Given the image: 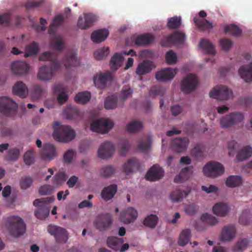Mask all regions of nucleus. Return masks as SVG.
<instances>
[{"instance_id":"864d4df0","label":"nucleus","mask_w":252,"mask_h":252,"mask_svg":"<svg viewBox=\"0 0 252 252\" xmlns=\"http://www.w3.org/2000/svg\"><path fill=\"white\" fill-rule=\"evenodd\" d=\"M143 124L141 121L134 120L129 123L127 126V130L128 132L132 133L142 129Z\"/></svg>"},{"instance_id":"a18cd8bd","label":"nucleus","mask_w":252,"mask_h":252,"mask_svg":"<svg viewBox=\"0 0 252 252\" xmlns=\"http://www.w3.org/2000/svg\"><path fill=\"white\" fill-rule=\"evenodd\" d=\"M204 146L200 144H196L191 150L190 154L195 159H198L204 157Z\"/></svg>"},{"instance_id":"4be33fe9","label":"nucleus","mask_w":252,"mask_h":252,"mask_svg":"<svg viewBox=\"0 0 252 252\" xmlns=\"http://www.w3.org/2000/svg\"><path fill=\"white\" fill-rule=\"evenodd\" d=\"M40 155L44 160H50L56 155V148L55 146L50 143L44 144L43 148L40 152Z\"/></svg>"},{"instance_id":"13d9d810","label":"nucleus","mask_w":252,"mask_h":252,"mask_svg":"<svg viewBox=\"0 0 252 252\" xmlns=\"http://www.w3.org/2000/svg\"><path fill=\"white\" fill-rule=\"evenodd\" d=\"M130 148L129 142L126 139H123L120 141L119 143V153L122 156L126 154Z\"/></svg>"},{"instance_id":"79ce46f5","label":"nucleus","mask_w":252,"mask_h":252,"mask_svg":"<svg viewBox=\"0 0 252 252\" xmlns=\"http://www.w3.org/2000/svg\"><path fill=\"white\" fill-rule=\"evenodd\" d=\"M124 61L122 53H115L110 60L111 68L113 70L117 69Z\"/></svg>"},{"instance_id":"39448f33","label":"nucleus","mask_w":252,"mask_h":252,"mask_svg":"<svg viewBox=\"0 0 252 252\" xmlns=\"http://www.w3.org/2000/svg\"><path fill=\"white\" fill-rule=\"evenodd\" d=\"M54 199L52 197H44L36 199L33 202L34 206L38 207L34 214L39 219H44L49 214L50 209L48 205L53 202Z\"/></svg>"},{"instance_id":"a211bd4d","label":"nucleus","mask_w":252,"mask_h":252,"mask_svg":"<svg viewBox=\"0 0 252 252\" xmlns=\"http://www.w3.org/2000/svg\"><path fill=\"white\" fill-rule=\"evenodd\" d=\"M176 73V69L165 68L156 73V78L159 81L167 82L172 79Z\"/></svg>"},{"instance_id":"5701e85b","label":"nucleus","mask_w":252,"mask_h":252,"mask_svg":"<svg viewBox=\"0 0 252 252\" xmlns=\"http://www.w3.org/2000/svg\"><path fill=\"white\" fill-rule=\"evenodd\" d=\"M140 163L139 160L135 158L129 159L124 164L123 167L124 171L126 175L138 171L140 170Z\"/></svg>"},{"instance_id":"09e8293b","label":"nucleus","mask_w":252,"mask_h":252,"mask_svg":"<svg viewBox=\"0 0 252 252\" xmlns=\"http://www.w3.org/2000/svg\"><path fill=\"white\" fill-rule=\"evenodd\" d=\"M118 99L115 95L107 96L104 101V108L106 109H113L117 106Z\"/></svg>"},{"instance_id":"9d476101","label":"nucleus","mask_w":252,"mask_h":252,"mask_svg":"<svg viewBox=\"0 0 252 252\" xmlns=\"http://www.w3.org/2000/svg\"><path fill=\"white\" fill-rule=\"evenodd\" d=\"M112 223V216L108 213L99 214L94 221L96 228L100 231H104L108 229Z\"/></svg>"},{"instance_id":"2eb2a0df","label":"nucleus","mask_w":252,"mask_h":252,"mask_svg":"<svg viewBox=\"0 0 252 252\" xmlns=\"http://www.w3.org/2000/svg\"><path fill=\"white\" fill-rule=\"evenodd\" d=\"M189 144V140L187 137H177L172 140L171 148L172 151L177 153L185 152Z\"/></svg>"},{"instance_id":"f3484780","label":"nucleus","mask_w":252,"mask_h":252,"mask_svg":"<svg viewBox=\"0 0 252 252\" xmlns=\"http://www.w3.org/2000/svg\"><path fill=\"white\" fill-rule=\"evenodd\" d=\"M137 211L132 207H128L123 211L120 216V220L125 224H129L133 222L137 217Z\"/></svg>"},{"instance_id":"5fc2aeb1","label":"nucleus","mask_w":252,"mask_h":252,"mask_svg":"<svg viewBox=\"0 0 252 252\" xmlns=\"http://www.w3.org/2000/svg\"><path fill=\"white\" fill-rule=\"evenodd\" d=\"M165 92L164 88L160 86H153L150 89L149 95L151 97H155L158 95L162 96Z\"/></svg>"},{"instance_id":"4468645a","label":"nucleus","mask_w":252,"mask_h":252,"mask_svg":"<svg viewBox=\"0 0 252 252\" xmlns=\"http://www.w3.org/2000/svg\"><path fill=\"white\" fill-rule=\"evenodd\" d=\"M232 95V92L225 86L214 88L209 93L211 97L220 100H227Z\"/></svg>"},{"instance_id":"f03ea898","label":"nucleus","mask_w":252,"mask_h":252,"mask_svg":"<svg viewBox=\"0 0 252 252\" xmlns=\"http://www.w3.org/2000/svg\"><path fill=\"white\" fill-rule=\"evenodd\" d=\"M54 131L53 137L58 141L68 142L72 140L75 136L74 131L70 126L61 125L59 122H55L54 124Z\"/></svg>"},{"instance_id":"49530a36","label":"nucleus","mask_w":252,"mask_h":252,"mask_svg":"<svg viewBox=\"0 0 252 252\" xmlns=\"http://www.w3.org/2000/svg\"><path fill=\"white\" fill-rule=\"evenodd\" d=\"M189 193V191L186 190L176 189L170 194V198L173 202H178L182 200L184 197L187 196Z\"/></svg>"},{"instance_id":"0e129e2a","label":"nucleus","mask_w":252,"mask_h":252,"mask_svg":"<svg viewBox=\"0 0 252 252\" xmlns=\"http://www.w3.org/2000/svg\"><path fill=\"white\" fill-rule=\"evenodd\" d=\"M165 60L168 64H174L177 60V55L172 50H170L166 53Z\"/></svg>"},{"instance_id":"7c9ffc66","label":"nucleus","mask_w":252,"mask_h":252,"mask_svg":"<svg viewBox=\"0 0 252 252\" xmlns=\"http://www.w3.org/2000/svg\"><path fill=\"white\" fill-rule=\"evenodd\" d=\"M239 73L246 82L252 81V62L245 66H242L239 70Z\"/></svg>"},{"instance_id":"f257e3e1","label":"nucleus","mask_w":252,"mask_h":252,"mask_svg":"<svg viewBox=\"0 0 252 252\" xmlns=\"http://www.w3.org/2000/svg\"><path fill=\"white\" fill-rule=\"evenodd\" d=\"M57 55L55 52H45L39 57V60L51 62L50 66L44 65L39 68L37 78L40 80H48L52 78L56 73L61 68V63L57 60Z\"/></svg>"},{"instance_id":"cd10ccee","label":"nucleus","mask_w":252,"mask_h":252,"mask_svg":"<svg viewBox=\"0 0 252 252\" xmlns=\"http://www.w3.org/2000/svg\"><path fill=\"white\" fill-rule=\"evenodd\" d=\"M13 93L21 97H26L28 94V89L22 81H18L13 87Z\"/></svg>"},{"instance_id":"b1692460","label":"nucleus","mask_w":252,"mask_h":252,"mask_svg":"<svg viewBox=\"0 0 252 252\" xmlns=\"http://www.w3.org/2000/svg\"><path fill=\"white\" fill-rule=\"evenodd\" d=\"M112 79V76L110 73H105L94 76V83L97 88L102 89L105 87L107 82Z\"/></svg>"},{"instance_id":"69168bd1","label":"nucleus","mask_w":252,"mask_h":252,"mask_svg":"<svg viewBox=\"0 0 252 252\" xmlns=\"http://www.w3.org/2000/svg\"><path fill=\"white\" fill-rule=\"evenodd\" d=\"M66 179V175L64 172L58 173L53 178V183L57 185H61Z\"/></svg>"},{"instance_id":"4c0bfd02","label":"nucleus","mask_w":252,"mask_h":252,"mask_svg":"<svg viewBox=\"0 0 252 252\" xmlns=\"http://www.w3.org/2000/svg\"><path fill=\"white\" fill-rule=\"evenodd\" d=\"M191 237V231L189 229H185L181 232L178 243L180 246H185L189 242Z\"/></svg>"},{"instance_id":"58836bf2","label":"nucleus","mask_w":252,"mask_h":252,"mask_svg":"<svg viewBox=\"0 0 252 252\" xmlns=\"http://www.w3.org/2000/svg\"><path fill=\"white\" fill-rule=\"evenodd\" d=\"M20 155V150L18 148H11L7 151L4 159L8 161L15 162L18 159Z\"/></svg>"},{"instance_id":"393cba45","label":"nucleus","mask_w":252,"mask_h":252,"mask_svg":"<svg viewBox=\"0 0 252 252\" xmlns=\"http://www.w3.org/2000/svg\"><path fill=\"white\" fill-rule=\"evenodd\" d=\"M236 235V229L233 225L225 226L221 231V239L223 241H230Z\"/></svg>"},{"instance_id":"6ab92c4d","label":"nucleus","mask_w":252,"mask_h":252,"mask_svg":"<svg viewBox=\"0 0 252 252\" xmlns=\"http://www.w3.org/2000/svg\"><path fill=\"white\" fill-rule=\"evenodd\" d=\"M11 69L13 74L17 75H24L28 73L30 66L25 62L18 61L11 64Z\"/></svg>"},{"instance_id":"4d7b16f0","label":"nucleus","mask_w":252,"mask_h":252,"mask_svg":"<svg viewBox=\"0 0 252 252\" xmlns=\"http://www.w3.org/2000/svg\"><path fill=\"white\" fill-rule=\"evenodd\" d=\"M167 25L171 29L179 28L181 25V18L177 16L170 18L168 21Z\"/></svg>"},{"instance_id":"3c124183","label":"nucleus","mask_w":252,"mask_h":252,"mask_svg":"<svg viewBox=\"0 0 252 252\" xmlns=\"http://www.w3.org/2000/svg\"><path fill=\"white\" fill-rule=\"evenodd\" d=\"M26 52L24 53L25 57L36 55L38 51V45L35 42H33L26 47Z\"/></svg>"},{"instance_id":"680f3d73","label":"nucleus","mask_w":252,"mask_h":252,"mask_svg":"<svg viewBox=\"0 0 252 252\" xmlns=\"http://www.w3.org/2000/svg\"><path fill=\"white\" fill-rule=\"evenodd\" d=\"M201 219L203 221L211 225H215L218 222L216 217L208 214H205L202 215L201 217Z\"/></svg>"},{"instance_id":"8fccbe9b","label":"nucleus","mask_w":252,"mask_h":252,"mask_svg":"<svg viewBox=\"0 0 252 252\" xmlns=\"http://www.w3.org/2000/svg\"><path fill=\"white\" fill-rule=\"evenodd\" d=\"M91 98V94L89 92L79 93L75 97V101L78 103H86Z\"/></svg>"},{"instance_id":"774afa93","label":"nucleus","mask_w":252,"mask_h":252,"mask_svg":"<svg viewBox=\"0 0 252 252\" xmlns=\"http://www.w3.org/2000/svg\"><path fill=\"white\" fill-rule=\"evenodd\" d=\"M32 183V179L30 177L22 178L20 181L21 189H26L30 187Z\"/></svg>"},{"instance_id":"e2e57ef3","label":"nucleus","mask_w":252,"mask_h":252,"mask_svg":"<svg viewBox=\"0 0 252 252\" xmlns=\"http://www.w3.org/2000/svg\"><path fill=\"white\" fill-rule=\"evenodd\" d=\"M109 53L108 48H102L95 51L94 53V56L97 60H100L106 57Z\"/></svg>"},{"instance_id":"6e6552de","label":"nucleus","mask_w":252,"mask_h":252,"mask_svg":"<svg viewBox=\"0 0 252 252\" xmlns=\"http://www.w3.org/2000/svg\"><path fill=\"white\" fill-rule=\"evenodd\" d=\"M203 171L205 176L215 178L221 175L224 173V169L221 163L210 161L203 167Z\"/></svg>"},{"instance_id":"aec40b11","label":"nucleus","mask_w":252,"mask_h":252,"mask_svg":"<svg viewBox=\"0 0 252 252\" xmlns=\"http://www.w3.org/2000/svg\"><path fill=\"white\" fill-rule=\"evenodd\" d=\"M164 174V170L157 164L154 165L147 173L145 178L147 180L154 181L161 179Z\"/></svg>"},{"instance_id":"a19ab883","label":"nucleus","mask_w":252,"mask_h":252,"mask_svg":"<svg viewBox=\"0 0 252 252\" xmlns=\"http://www.w3.org/2000/svg\"><path fill=\"white\" fill-rule=\"evenodd\" d=\"M199 45L205 53L212 55L215 54L214 46L209 40L202 39L200 42Z\"/></svg>"},{"instance_id":"7ed1b4c3","label":"nucleus","mask_w":252,"mask_h":252,"mask_svg":"<svg viewBox=\"0 0 252 252\" xmlns=\"http://www.w3.org/2000/svg\"><path fill=\"white\" fill-rule=\"evenodd\" d=\"M6 224L11 235L19 237L23 235L26 230V225L23 220L17 216L9 217Z\"/></svg>"},{"instance_id":"20e7f679","label":"nucleus","mask_w":252,"mask_h":252,"mask_svg":"<svg viewBox=\"0 0 252 252\" xmlns=\"http://www.w3.org/2000/svg\"><path fill=\"white\" fill-rule=\"evenodd\" d=\"M18 105L16 102L8 96L0 97V112L4 116L13 118L17 113Z\"/></svg>"},{"instance_id":"c756f323","label":"nucleus","mask_w":252,"mask_h":252,"mask_svg":"<svg viewBox=\"0 0 252 252\" xmlns=\"http://www.w3.org/2000/svg\"><path fill=\"white\" fill-rule=\"evenodd\" d=\"M54 93H59L58 100L61 104H63L68 99V95L66 94V88L62 84H57L54 86Z\"/></svg>"},{"instance_id":"f8f14e48","label":"nucleus","mask_w":252,"mask_h":252,"mask_svg":"<svg viewBox=\"0 0 252 252\" xmlns=\"http://www.w3.org/2000/svg\"><path fill=\"white\" fill-rule=\"evenodd\" d=\"M124 240L122 238L114 236H109L107 238V245L110 249L115 251L124 252L129 248L127 243L124 244Z\"/></svg>"},{"instance_id":"dca6fc26","label":"nucleus","mask_w":252,"mask_h":252,"mask_svg":"<svg viewBox=\"0 0 252 252\" xmlns=\"http://www.w3.org/2000/svg\"><path fill=\"white\" fill-rule=\"evenodd\" d=\"M115 151L113 144L109 141H105L100 145L98 150V156L102 159H107L113 155Z\"/></svg>"},{"instance_id":"37998d69","label":"nucleus","mask_w":252,"mask_h":252,"mask_svg":"<svg viewBox=\"0 0 252 252\" xmlns=\"http://www.w3.org/2000/svg\"><path fill=\"white\" fill-rule=\"evenodd\" d=\"M158 218L157 215L151 214L147 216L143 220V224L149 228H154L157 226Z\"/></svg>"},{"instance_id":"2f4dec72","label":"nucleus","mask_w":252,"mask_h":252,"mask_svg":"<svg viewBox=\"0 0 252 252\" xmlns=\"http://www.w3.org/2000/svg\"><path fill=\"white\" fill-rule=\"evenodd\" d=\"M109 32L106 29L95 31L91 34V39L94 42L100 43L104 41L108 36Z\"/></svg>"},{"instance_id":"c9c22d12","label":"nucleus","mask_w":252,"mask_h":252,"mask_svg":"<svg viewBox=\"0 0 252 252\" xmlns=\"http://www.w3.org/2000/svg\"><path fill=\"white\" fill-rule=\"evenodd\" d=\"M252 155V148L250 146H246L239 151L236 158L239 161H241L249 158Z\"/></svg>"},{"instance_id":"a878e982","label":"nucleus","mask_w":252,"mask_h":252,"mask_svg":"<svg viewBox=\"0 0 252 252\" xmlns=\"http://www.w3.org/2000/svg\"><path fill=\"white\" fill-rule=\"evenodd\" d=\"M193 21L196 27L201 32H209L214 27L212 23L206 19H199L195 17L193 18Z\"/></svg>"},{"instance_id":"ea45409f","label":"nucleus","mask_w":252,"mask_h":252,"mask_svg":"<svg viewBox=\"0 0 252 252\" xmlns=\"http://www.w3.org/2000/svg\"><path fill=\"white\" fill-rule=\"evenodd\" d=\"M152 144V139L150 136H144L137 146L138 150L143 152H148Z\"/></svg>"},{"instance_id":"bb28decb","label":"nucleus","mask_w":252,"mask_h":252,"mask_svg":"<svg viewBox=\"0 0 252 252\" xmlns=\"http://www.w3.org/2000/svg\"><path fill=\"white\" fill-rule=\"evenodd\" d=\"M155 67V66L152 62L148 60L144 61L138 65L136 73L139 75H144L150 72Z\"/></svg>"},{"instance_id":"ddd939ff","label":"nucleus","mask_w":252,"mask_h":252,"mask_svg":"<svg viewBox=\"0 0 252 252\" xmlns=\"http://www.w3.org/2000/svg\"><path fill=\"white\" fill-rule=\"evenodd\" d=\"M185 38V35L183 32L176 31L163 38L160 42V44L162 46L166 47L176 43H182L184 42Z\"/></svg>"},{"instance_id":"c85d7f7f","label":"nucleus","mask_w":252,"mask_h":252,"mask_svg":"<svg viewBox=\"0 0 252 252\" xmlns=\"http://www.w3.org/2000/svg\"><path fill=\"white\" fill-rule=\"evenodd\" d=\"M63 63L65 68L68 70L70 66H76L79 65L77 55L72 52H68L63 60Z\"/></svg>"},{"instance_id":"1a4fd4ad","label":"nucleus","mask_w":252,"mask_h":252,"mask_svg":"<svg viewBox=\"0 0 252 252\" xmlns=\"http://www.w3.org/2000/svg\"><path fill=\"white\" fill-rule=\"evenodd\" d=\"M198 84V79L194 74L187 75L182 81L181 88L182 91L187 94L190 93L196 89Z\"/></svg>"},{"instance_id":"0eeeda50","label":"nucleus","mask_w":252,"mask_h":252,"mask_svg":"<svg viewBox=\"0 0 252 252\" xmlns=\"http://www.w3.org/2000/svg\"><path fill=\"white\" fill-rule=\"evenodd\" d=\"M113 122L106 118H100L93 121L91 124L92 131L100 133H107L113 126Z\"/></svg>"},{"instance_id":"052dcab7","label":"nucleus","mask_w":252,"mask_h":252,"mask_svg":"<svg viewBox=\"0 0 252 252\" xmlns=\"http://www.w3.org/2000/svg\"><path fill=\"white\" fill-rule=\"evenodd\" d=\"M45 89L40 85H35L33 86L32 98L35 99H39L43 94Z\"/></svg>"},{"instance_id":"423d86ee","label":"nucleus","mask_w":252,"mask_h":252,"mask_svg":"<svg viewBox=\"0 0 252 252\" xmlns=\"http://www.w3.org/2000/svg\"><path fill=\"white\" fill-rule=\"evenodd\" d=\"M244 119L243 113L239 112H232L220 118V125L222 128H229L241 123Z\"/></svg>"},{"instance_id":"72a5a7b5","label":"nucleus","mask_w":252,"mask_h":252,"mask_svg":"<svg viewBox=\"0 0 252 252\" xmlns=\"http://www.w3.org/2000/svg\"><path fill=\"white\" fill-rule=\"evenodd\" d=\"M193 172V167H186L182 169L179 174L174 178V182L179 183L187 180L191 175Z\"/></svg>"},{"instance_id":"de8ad7c7","label":"nucleus","mask_w":252,"mask_h":252,"mask_svg":"<svg viewBox=\"0 0 252 252\" xmlns=\"http://www.w3.org/2000/svg\"><path fill=\"white\" fill-rule=\"evenodd\" d=\"M224 31L225 33L230 34L236 36H240L242 33V30L240 28L234 24L225 26Z\"/></svg>"},{"instance_id":"e433bc0d","label":"nucleus","mask_w":252,"mask_h":252,"mask_svg":"<svg viewBox=\"0 0 252 252\" xmlns=\"http://www.w3.org/2000/svg\"><path fill=\"white\" fill-rule=\"evenodd\" d=\"M213 211L216 215L223 217L227 215L229 208L225 203H219L215 205L213 208Z\"/></svg>"},{"instance_id":"412c9836","label":"nucleus","mask_w":252,"mask_h":252,"mask_svg":"<svg viewBox=\"0 0 252 252\" xmlns=\"http://www.w3.org/2000/svg\"><path fill=\"white\" fill-rule=\"evenodd\" d=\"M84 20L80 16L78 20L77 26L79 28L84 30L91 27L96 20L95 15L91 13L84 14Z\"/></svg>"},{"instance_id":"6e6d98bb","label":"nucleus","mask_w":252,"mask_h":252,"mask_svg":"<svg viewBox=\"0 0 252 252\" xmlns=\"http://www.w3.org/2000/svg\"><path fill=\"white\" fill-rule=\"evenodd\" d=\"M133 92V90L128 86H125L123 87L119 94V98L120 100L124 101L127 98L130 97Z\"/></svg>"},{"instance_id":"bf43d9fd","label":"nucleus","mask_w":252,"mask_h":252,"mask_svg":"<svg viewBox=\"0 0 252 252\" xmlns=\"http://www.w3.org/2000/svg\"><path fill=\"white\" fill-rule=\"evenodd\" d=\"M51 46L55 50L60 51L64 48V42L60 37H58L52 40Z\"/></svg>"},{"instance_id":"603ef678","label":"nucleus","mask_w":252,"mask_h":252,"mask_svg":"<svg viewBox=\"0 0 252 252\" xmlns=\"http://www.w3.org/2000/svg\"><path fill=\"white\" fill-rule=\"evenodd\" d=\"M249 243V241L247 238L239 239L233 248L235 252H241L247 249Z\"/></svg>"},{"instance_id":"f704fd0d","label":"nucleus","mask_w":252,"mask_h":252,"mask_svg":"<svg viewBox=\"0 0 252 252\" xmlns=\"http://www.w3.org/2000/svg\"><path fill=\"white\" fill-rule=\"evenodd\" d=\"M117 190V185L113 184L104 188L101 192V197L107 201L113 197Z\"/></svg>"},{"instance_id":"c03bdc74","label":"nucleus","mask_w":252,"mask_h":252,"mask_svg":"<svg viewBox=\"0 0 252 252\" xmlns=\"http://www.w3.org/2000/svg\"><path fill=\"white\" fill-rule=\"evenodd\" d=\"M243 180L240 176L231 175L229 176L226 181L227 186L231 188H234L241 185Z\"/></svg>"},{"instance_id":"338daca9","label":"nucleus","mask_w":252,"mask_h":252,"mask_svg":"<svg viewBox=\"0 0 252 252\" xmlns=\"http://www.w3.org/2000/svg\"><path fill=\"white\" fill-rule=\"evenodd\" d=\"M115 168L112 165H107L103 167L101 170V175L104 177H109L114 174Z\"/></svg>"},{"instance_id":"9b49d317","label":"nucleus","mask_w":252,"mask_h":252,"mask_svg":"<svg viewBox=\"0 0 252 252\" xmlns=\"http://www.w3.org/2000/svg\"><path fill=\"white\" fill-rule=\"evenodd\" d=\"M48 231L54 236L58 243H64L68 239L67 231L60 226L50 225L48 227Z\"/></svg>"},{"instance_id":"473e14b6","label":"nucleus","mask_w":252,"mask_h":252,"mask_svg":"<svg viewBox=\"0 0 252 252\" xmlns=\"http://www.w3.org/2000/svg\"><path fill=\"white\" fill-rule=\"evenodd\" d=\"M154 36L151 33H146L138 36L135 40V43L139 46H145L152 44L154 41Z\"/></svg>"}]
</instances>
